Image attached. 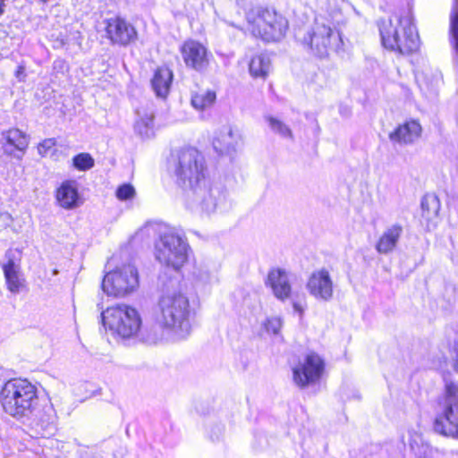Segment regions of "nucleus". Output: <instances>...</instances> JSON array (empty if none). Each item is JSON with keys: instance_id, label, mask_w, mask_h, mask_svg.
Listing matches in <instances>:
<instances>
[{"instance_id": "18", "label": "nucleus", "mask_w": 458, "mask_h": 458, "mask_svg": "<svg viewBox=\"0 0 458 458\" xmlns=\"http://www.w3.org/2000/svg\"><path fill=\"white\" fill-rule=\"evenodd\" d=\"M267 282L278 300L284 301L291 297L292 287L285 270L281 268L271 270L267 276Z\"/></svg>"}, {"instance_id": "35", "label": "nucleus", "mask_w": 458, "mask_h": 458, "mask_svg": "<svg viewBox=\"0 0 458 458\" xmlns=\"http://www.w3.org/2000/svg\"><path fill=\"white\" fill-rule=\"evenodd\" d=\"M225 427L223 425L217 424L211 428L209 437L212 441H219L224 436Z\"/></svg>"}, {"instance_id": "20", "label": "nucleus", "mask_w": 458, "mask_h": 458, "mask_svg": "<svg viewBox=\"0 0 458 458\" xmlns=\"http://www.w3.org/2000/svg\"><path fill=\"white\" fill-rule=\"evenodd\" d=\"M59 205L65 209H73L80 205V198L76 181L64 182L56 191Z\"/></svg>"}, {"instance_id": "4", "label": "nucleus", "mask_w": 458, "mask_h": 458, "mask_svg": "<svg viewBox=\"0 0 458 458\" xmlns=\"http://www.w3.org/2000/svg\"><path fill=\"white\" fill-rule=\"evenodd\" d=\"M171 168L177 184L186 191L206 179L205 158L194 148L176 151L172 157Z\"/></svg>"}, {"instance_id": "26", "label": "nucleus", "mask_w": 458, "mask_h": 458, "mask_svg": "<svg viewBox=\"0 0 458 458\" xmlns=\"http://www.w3.org/2000/svg\"><path fill=\"white\" fill-rule=\"evenodd\" d=\"M270 64V58L267 55H256L250 63V72L254 77H266L269 72Z\"/></svg>"}, {"instance_id": "3", "label": "nucleus", "mask_w": 458, "mask_h": 458, "mask_svg": "<svg viewBox=\"0 0 458 458\" xmlns=\"http://www.w3.org/2000/svg\"><path fill=\"white\" fill-rule=\"evenodd\" d=\"M191 307L186 295L178 291H170L169 286L159 298L157 320L163 327L172 329L179 337L191 332Z\"/></svg>"}, {"instance_id": "33", "label": "nucleus", "mask_w": 458, "mask_h": 458, "mask_svg": "<svg viewBox=\"0 0 458 458\" xmlns=\"http://www.w3.org/2000/svg\"><path fill=\"white\" fill-rule=\"evenodd\" d=\"M282 327V320L280 318H267L265 323V328L267 332H271L273 334H277Z\"/></svg>"}, {"instance_id": "13", "label": "nucleus", "mask_w": 458, "mask_h": 458, "mask_svg": "<svg viewBox=\"0 0 458 458\" xmlns=\"http://www.w3.org/2000/svg\"><path fill=\"white\" fill-rule=\"evenodd\" d=\"M310 294L317 300L328 301L334 293V284L329 272L326 268L314 271L306 284Z\"/></svg>"}, {"instance_id": "10", "label": "nucleus", "mask_w": 458, "mask_h": 458, "mask_svg": "<svg viewBox=\"0 0 458 458\" xmlns=\"http://www.w3.org/2000/svg\"><path fill=\"white\" fill-rule=\"evenodd\" d=\"M139 287L138 269L132 264L117 267L106 274L102 281V289L107 295L124 297L135 292Z\"/></svg>"}, {"instance_id": "6", "label": "nucleus", "mask_w": 458, "mask_h": 458, "mask_svg": "<svg viewBox=\"0 0 458 458\" xmlns=\"http://www.w3.org/2000/svg\"><path fill=\"white\" fill-rule=\"evenodd\" d=\"M190 250L186 238L174 230L161 233L155 244L156 259L174 271H178L187 262Z\"/></svg>"}, {"instance_id": "28", "label": "nucleus", "mask_w": 458, "mask_h": 458, "mask_svg": "<svg viewBox=\"0 0 458 458\" xmlns=\"http://www.w3.org/2000/svg\"><path fill=\"white\" fill-rule=\"evenodd\" d=\"M216 98V93L211 90L196 93L191 97V105L198 110H204L215 103Z\"/></svg>"}, {"instance_id": "23", "label": "nucleus", "mask_w": 458, "mask_h": 458, "mask_svg": "<svg viewBox=\"0 0 458 458\" xmlns=\"http://www.w3.org/2000/svg\"><path fill=\"white\" fill-rule=\"evenodd\" d=\"M173 72L167 67L158 68L151 81L152 89L158 98H165L170 89Z\"/></svg>"}, {"instance_id": "19", "label": "nucleus", "mask_w": 458, "mask_h": 458, "mask_svg": "<svg viewBox=\"0 0 458 458\" xmlns=\"http://www.w3.org/2000/svg\"><path fill=\"white\" fill-rule=\"evenodd\" d=\"M421 134V126L416 121L406 122L400 124L389 134L392 142L399 145H409L417 140Z\"/></svg>"}, {"instance_id": "29", "label": "nucleus", "mask_w": 458, "mask_h": 458, "mask_svg": "<svg viewBox=\"0 0 458 458\" xmlns=\"http://www.w3.org/2000/svg\"><path fill=\"white\" fill-rule=\"evenodd\" d=\"M266 120L267 121L270 129L275 133H276L285 139H290V140L293 139L292 130L283 121L276 119L273 116H267Z\"/></svg>"}, {"instance_id": "12", "label": "nucleus", "mask_w": 458, "mask_h": 458, "mask_svg": "<svg viewBox=\"0 0 458 458\" xmlns=\"http://www.w3.org/2000/svg\"><path fill=\"white\" fill-rule=\"evenodd\" d=\"M324 360L315 352L306 355L303 361L293 369L294 383L303 388L319 380L324 370Z\"/></svg>"}, {"instance_id": "14", "label": "nucleus", "mask_w": 458, "mask_h": 458, "mask_svg": "<svg viewBox=\"0 0 458 458\" xmlns=\"http://www.w3.org/2000/svg\"><path fill=\"white\" fill-rule=\"evenodd\" d=\"M180 50L187 67L197 72H202L208 67V50L199 42L187 40L182 44Z\"/></svg>"}, {"instance_id": "2", "label": "nucleus", "mask_w": 458, "mask_h": 458, "mask_svg": "<svg viewBox=\"0 0 458 458\" xmlns=\"http://www.w3.org/2000/svg\"><path fill=\"white\" fill-rule=\"evenodd\" d=\"M38 402L37 387L27 379L12 378L0 390L3 410L17 420L30 419Z\"/></svg>"}, {"instance_id": "38", "label": "nucleus", "mask_w": 458, "mask_h": 458, "mask_svg": "<svg viewBox=\"0 0 458 458\" xmlns=\"http://www.w3.org/2000/svg\"><path fill=\"white\" fill-rule=\"evenodd\" d=\"M24 73V67L22 66H19L18 67V70L16 72V76L17 77H20L21 74H23Z\"/></svg>"}, {"instance_id": "36", "label": "nucleus", "mask_w": 458, "mask_h": 458, "mask_svg": "<svg viewBox=\"0 0 458 458\" xmlns=\"http://www.w3.org/2000/svg\"><path fill=\"white\" fill-rule=\"evenodd\" d=\"M293 308L296 312L300 313V315H302L304 309L300 301H293Z\"/></svg>"}, {"instance_id": "22", "label": "nucleus", "mask_w": 458, "mask_h": 458, "mask_svg": "<svg viewBox=\"0 0 458 458\" xmlns=\"http://www.w3.org/2000/svg\"><path fill=\"white\" fill-rule=\"evenodd\" d=\"M29 420H31V423L38 428L42 434H52L55 429V415L51 406H47L42 411L38 410V406Z\"/></svg>"}, {"instance_id": "9", "label": "nucleus", "mask_w": 458, "mask_h": 458, "mask_svg": "<svg viewBox=\"0 0 458 458\" xmlns=\"http://www.w3.org/2000/svg\"><path fill=\"white\" fill-rule=\"evenodd\" d=\"M442 411L436 417L434 430L443 436L458 437V385L445 382Z\"/></svg>"}, {"instance_id": "31", "label": "nucleus", "mask_w": 458, "mask_h": 458, "mask_svg": "<svg viewBox=\"0 0 458 458\" xmlns=\"http://www.w3.org/2000/svg\"><path fill=\"white\" fill-rule=\"evenodd\" d=\"M423 212H427L428 215H437L439 210V199L436 195H426L421 199L420 203Z\"/></svg>"}, {"instance_id": "40", "label": "nucleus", "mask_w": 458, "mask_h": 458, "mask_svg": "<svg viewBox=\"0 0 458 458\" xmlns=\"http://www.w3.org/2000/svg\"><path fill=\"white\" fill-rule=\"evenodd\" d=\"M176 283H177V281H173V280H172V281L170 282V284H171V286L173 287Z\"/></svg>"}, {"instance_id": "39", "label": "nucleus", "mask_w": 458, "mask_h": 458, "mask_svg": "<svg viewBox=\"0 0 458 458\" xmlns=\"http://www.w3.org/2000/svg\"><path fill=\"white\" fill-rule=\"evenodd\" d=\"M6 0H0V14H2L4 13V2Z\"/></svg>"}, {"instance_id": "24", "label": "nucleus", "mask_w": 458, "mask_h": 458, "mask_svg": "<svg viewBox=\"0 0 458 458\" xmlns=\"http://www.w3.org/2000/svg\"><path fill=\"white\" fill-rule=\"evenodd\" d=\"M139 119L135 122L134 130L141 137L149 138L153 135L154 113L152 111H138Z\"/></svg>"}, {"instance_id": "16", "label": "nucleus", "mask_w": 458, "mask_h": 458, "mask_svg": "<svg viewBox=\"0 0 458 458\" xmlns=\"http://www.w3.org/2000/svg\"><path fill=\"white\" fill-rule=\"evenodd\" d=\"M6 262L3 264V271L7 289L14 294L19 293L25 287V279L21 272V266L15 260V252L7 250Z\"/></svg>"}, {"instance_id": "11", "label": "nucleus", "mask_w": 458, "mask_h": 458, "mask_svg": "<svg viewBox=\"0 0 458 458\" xmlns=\"http://www.w3.org/2000/svg\"><path fill=\"white\" fill-rule=\"evenodd\" d=\"M187 199L193 207H199L202 211L210 214L215 212L224 199V194L220 187L213 186L204 179L201 183L187 191Z\"/></svg>"}, {"instance_id": "17", "label": "nucleus", "mask_w": 458, "mask_h": 458, "mask_svg": "<svg viewBox=\"0 0 458 458\" xmlns=\"http://www.w3.org/2000/svg\"><path fill=\"white\" fill-rule=\"evenodd\" d=\"M241 140L242 136L237 130L231 126H225L216 132L213 140V147L220 155H231L236 151Z\"/></svg>"}, {"instance_id": "37", "label": "nucleus", "mask_w": 458, "mask_h": 458, "mask_svg": "<svg viewBox=\"0 0 458 458\" xmlns=\"http://www.w3.org/2000/svg\"><path fill=\"white\" fill-rule=\"evenodd\" d=\"M454 352L456 353V359H455V364H454V369L455 370L458 372V343L455 344V346H454Z\"/></svg>"}, {"instance_id": "15", "label": "nucleus", "mask_w": 458, "mask_h": 458, "mask_svg": "<svg viewBox=\"0 0 458 458\" xmlns=\"http://www.w3.org/2000/svg\"><path fill=\"white\" fill-rule=\"evenodd\" d=\"M106 31L108 38L119 45H128L137 38L134 27L121 18H112L106 21Z\"/></svg>"}, {"instance_id": "7", "label": "nucleus", "mask_w": 458, "mask_h": 458, "mask_svg": "<svg viewBox=\"0 0 458 458\" xmlns=\"http://www.w3.org/2000/svg\"><path fill=\"white\" fill-rule=\"evenodd\" d=\"M247 21L253 36L267 42L280 40L288 28V22L282 15L268 9L249 13Z\"/></svg>"}, {"instance_id": "1", "label": "nucleus", "mask_w": 458, "mask_h": 458, "mask_svg": "<svg viewBox=\"0 0 458 458\" xmlns=\"http://www.w3.org/2000/svg\"><path fill=\"white\" fill-rule=\"evenodd\" d=\"M382 45L401 55H410L420 47V38L411 13L403 12L379 24Z\"/></svg>"}, {"instance_id": "25", "label": "nucleus", "mask_w": 458, "mask_h": 458, "mask_svg": "<svg viewBox=\"0 0 458 458\" xmlns=\"http://www.w3.org/2000/svg\"><path fill=\"white\" fill-rule=\"evenodd\" d=\"M160 326L157 325H145L140 326L139 333L135 337H138L140 341L154 344H157L162 338V333Z\"/></svg>"}, {"instance_id": "8", "label": "nucleus", "mask_w": 458, "mask_h": 458, "mask_svg": "<svg viewBox=\"0 0 458 458\" xmlns=\"http://www.w3.org/2000/svg\"><path fill=\"white\" fill-rule=\"evenodd\" d=\"M301 42L313 55L320 58L327 56L330 51L338 50L343 45L339 31L319 20L315 21L313 26L301 38Z\"/></svg>"}, {"instance_id": "32", "label": "nucleus", "mask_w": 458, "mask_h": 458, "mask_svg": "<svg viewBox=\"0 0 458 458\" xmlns=\"http://www.w3.org/2000/svg\"><path fill=\"white\" fill-rule=\"evenodd\" d=\"M135 190L131 184H123L116 190V197L120 200H128L134 197Z\"/></svg>"}, {"instance_id": "21", "label": "nucleus", "mask_w": 458, "mask_h": 458, "mask_svg": "<svg viewBox=\"0 0 458 458\" xmlns=\"http://www.w3.org/2000/svg\"><path fill=\"white\" fill-rule=\"evenodd\" d=\"M403 233V228L400 224H394L387 227L376 244V250L380 254H388L397 246L399 240Z\"/></svg>"}, {"instance_id": "34", "label": "nucleus", "mask_w": 458, "mask_h": 458, "mask_svg": "<svg viewBox=\"0 0 458 458\" xmlns=\"http://www.w3.org/2000/svg\"><path fill=\"white\" fill-rule=\"evenodd\" d=\"M55 139H46L38 147V152L41 156H47L48 152L55 147Z\"/></svg>"}, {"instance_id": "5", "label": "nucleus", "mask_w": 458, "mask_h": 458, "mask_svg": "<svg viewBox=\"0 0 458 458\" xmlns=\"http://www.w3.org/2000/svg\"><path fill=\"white\" fill-rule=\"evenodd\" d=\"M101 320L106 329L123 339L135 337L142 324L140 312L126 304L112 306L103 310Z\"/></svg>"}, {"instance_id": "30", "label": "nucleus", "mask_w": 458, "mask_h": 458, "mask_svg": "<svg viewBox=\"0 0 458 458\" xmlns=\"http://www.w3.org/2000/svg\"><path fill=\"white\" fill-rule=\"evenodd\" d=\"M94 165V158L89 153H80L72 157V165L79 171L89 170Z\"/></svg>"}, {"instance_id": "27", "label": "nucleus", "mask_w": 458, "mask_h": 458, "mask_svg": "<svg viewBox=\"0 0 458 458\" xmlns=\"http://www.w3.org/2000/svg\"><path fill=\"white\" fill-rule=\"evenodd\" d=\"M6 143L19 150H24L28 147L26 135L18 129H11L3 132Z\"/></svg>"}]
</instances>
